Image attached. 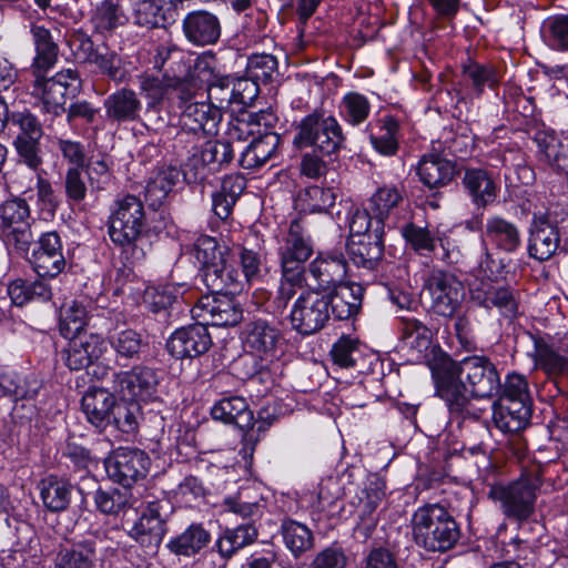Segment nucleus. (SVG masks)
<instances>
[{
    "mask_svg": "<svg viewBox=\"0 0 568 568\" xmlns=\"http://www.w3.org/2000/svg\"><path fill=\"white\" fill-rule=\"evenodd\" d=\"M146 232V215L142 201L124 195L114 201L108 219V235L123 253H130L131 263L144 257L140 242Z\"/></svg>",
    "mask_w": 568,
    "mask_h": 568,
    "instance_id": "1",
    "label": "nucleus"
},
{
    "mask_svg": "<svg viewBox=\"0 0 568 568\" xmlns=\"http://www.w3.org/2000/svg\"><path fill=\"white\" fill-rule=\"evenodd\" d=\"M410 523L415 544L427 551L445 552L452 549L460 538L459 525L439 504L418 507Z\"/></svg>",
    "mask_w": 568,
    "mask_h": 568,
    "instance_id": "2",
    "label": "nucleus"
},
{
    "mask_svg": "<svg viewBox=\"0 0 568 568\" xmlns=\"http://www.w3.org/2000/svg\"><path fill=\"white\" fill-rule=\"evenodd\" d=\"M344 141L345 136L336 118L315 110L297 124L293 145L298 150L311 148L314 153L332 155L342 148Z\"/></svg>",
    "mask_w": 568,
    "mask_h": 568,
    "instance_id": "3",
    "label": "nucleus"
},
{
    "mask_svg": "<svg viewBox=\"0 0 568 568\" xmlns=\"http://www.w3.org/2000/svg\"><path fill=\"white\" fill-rule=\"evenodd\" d=\"M540 485L539 476L525 474L508 484L493 485L488 497L498 504L506 518L523 523L535 513L537 490Z\"/></svg>",
    "mask_w": 568,
    "mask_h": 568,
    "instance_id": "4",
    "label": "nucleus"
},
{
    "mask_svg": "<svg viewBox=\"0 0 568 568\" xmlns=\"http://www.w3.org/2000/svg\"><path fill=\"white\" fill-rule=\"evenodd\" d=\"M455 367V361L447 358L433 369L436 395L444 400L453 417L478 419L480 409L473 404L470 389H467Z\"/></svg>",
    "mask_w": 568,
    "mask_h": 568,
    "instance_id": "5",
    "label": "nucleus"
},
{
    "mask_svg": "<svg viewBox=\"0 0 568 568\" xmlns=\"http://www.w3.org/2000/svg\"><path fill=\"white\" fill-rule=\"evenodd\" d=\"M81 87L79 73L75 70L65 69L51 78L45 75L33 78L30 93L43 113L60 116L67 111V100L75 98Z\"/></svg>",
    "mask_w": 568,
    "mask_h": 568,
    "instance_id": "6",
    "label": "nucleus"
},
{
    "mask_svg": "<svg viewBox=\"0 0 568 568\" xmlns=\"http://www.w3.org/2000/svg\"><path fill=\"white\" fill-rule=\"evenodd\" d=\"M424 292L429 297L433 313L443 317H454L464 300L463 283L443 270L429 272L424 282Z\"/></svg>",
    "mask_w": 568,
    "mask_h": 568,
    "instance_id": "7",
    "label": "nucleus"
},
{
    "mask_svg": "<svg viewBox=\"0 0 568 568\" xmlns=\"http://www.w3.org/2000/svg\"><path fill=\"white\" fill-rule=\"evenodd\" d=\"M8 123L19 131L13 145L20 161L37 172L43 163L40 148V140L43 135L41 122L30 110L24 109L11 112Z\"/></svg>",
    "mask_w": 568,
    "mask_h": 568,
    "instance_id": "8",
    "label": "nucleus"
},
{
    "mask_svg": "<svg viewBox=\"0 0 568 568\" xmlns=\"http://www.w3.org/2000/svg\"><path fill=\"white\" fill-rule=\"evenodd\" d=\"M207 101L223 114L232 104L250 105L258 95V85L246 78L215 75L207 85Z\"/></svg>",
    "mask_w": 568,
    "mask_h": 568,
    "instance_id": "9",
    "label": "nucleus"
},
{
    "mask_svg": "<svg viewBox=\"0 0 568 568\" xmlns=\"http://www.w3.org/2000/svg\"><path fill=\"white\" fill-rule=\"evenodd\" d=\"M327 303L321 292H303L291 310L290 322L293 329L302 335H312L324 328L331 318Z\"/></svg>",
    "mask_w": 568,
    "mask_h": 568,
    "instance_id": "10",
    "label": "nucleus"
},
{
    "mask_svg": "<svg viewBox=\"0 0 568 568\" xmlns=\"http://www.w3.org/2000/svg\"><path fill=\"white\" fill-rule=\"evenodd\" d=\"M458 375L468 385L473 397H491L500 390L499 374L494 363L485 356H469L455 362Z\"/></svg>",
    "mask_w": 568,
    "mask_h": 568,
    "instance_id": "11",
    "label": "nucleus"
},
{
    "mask_svg": "<svg viewBox=\"0 0 568 568\" xmlns=\"http://www.w3.org/2000/svg\"><path fill=\"white\" fill-rule=\"evenodd\" d=\"M235 148L229 141H207L200 152L195 153L185 164L183 176L186 182H202L210 172L221 170L231 163Z\"/></svg>",
    "mask_w": 568,
    "mask_h": 568,
    "instance_id": "12",
    "label": "nucleus"
},
{
    "mask_svg": "<svg viewBox=\"0 0 568 568\" xmlns=\"http://www.w3.org/2000/svg\"><path fill=\"white\" fill-rule=\"evenodd\" d=\"M284 336L278 326L264 318L248 322L243 331V343L251 354L271 362L283 351Z\"/></svg>",
    "mask_w": 568,
    "mask_h": 568,
    "instance_id": "13",
    "label": "nucleus"
},
{
    "mask_svg": "<svg viewBox=\"0 0 568 568\" xmlns=\"http://www.w3.org/2000/svg\"><path fill=\"white\" fill-rule=\"evenodd\" d=\"M149 467V456L138 448L120 447L105 460L109 477L125 488L144 478Z\"/></svg>",
    "mask_w": 568,
    "mask_h": 568,
    "instance_id": "14",
    "label": "nucleus"
},
{
    "mask_svg": "<svg viewBox=\"0 0 568 568\" xmlns=\"http://www.w3.org/2000/svg\"><path fill=\"white\" fill-rule=\"evenodd\" d=\"M33 271L42 278H53L65 267L63 245L55 231L42 233L27 257Z\"/></svg>",
    "mask_w": 568,
    "mask_h": 568,
    "instance_id": "15",
    "label": "nucleus"
},
{
    "mask_svg": "<svg viewBox=\"0 0 568 568\" xmlns=\"http://www.w3.org/2000/svg\"><path fill=\"white\" fill-rule=\"evenodd\" d=\"M191 312L194 318L206 326H234L243 317L240 304L227 294L202 296Z\"/></svg>",
    "mask_w": 568,
    "mask_h": 568,
    "instance_id": "16",
    "label": "nucleus"
},
{
    "mask_svg": "<svg viewBox=\"0 0 568 568\" xmlns=\"http://www.w3.org/2000/svg\"><path fill=\"white\" fill-rule=\"evenodd\" d=\"M469 292L474 303L486 310L497 308L499 314L509 322L518 315L516 293L509 286L475 280L470 284Z\"/></svg>",
    "mask_w": 568,
    "mask_h": 568,
    "instance_id": "17",
    "label": "nucleus"
},
{
    "mask_svg": "<svg viewBox=\"0 0 568 568\" xmlns=\"http://www.w3.org/2000/svg\"><path fill=\"white\" fill-rule=\"evenodd\" d=\"M61 359L70 371H81L94 364L106 351L104 338L95 333L70 336Z\"/></svg>",
    "mask_w": 568,
    "mask_h": 568,
    "instance_id": "18",
    "label": "nucleus"
},
{
    "mask_svg": "<svg viewBox=\"0 0 568 568\" xmlns=\"http://www.w3.org/2000/svg\"><path fill=\"white\" fill-rule=\"evenodd\" d=\"M211 346V335L202 321L175 329L166 343L168 351L178 359L199 357L205 354Z\"/></svg>",
    "mask_w": 568,
    "mask_h": 568,
    "instance_id": "19",
    "label": "nucleus"
},
{
    "mask_svg": "<svg viewBox=\"0 0 568 568\" xmlns=\"http://www.w3.org/2000/svg\"><path fill=\"white\" fill-rule=\"evenodd\" d=\"M158 384L155 371L139 365L130 371L114 373L112 388L124 399L144 400L155 393Z\"/></svg>",
    "mask_w": 568,
    "mask_h": 568,
    "instance_id": "20",
    "label": "nucleus"
},
{
    "mask_svg": "<svg viewBox=\"0 0 568 568\" xmlns=\"http://www.w3.org/2000/svg\"><path fill=\"white\" fill-rule=\"evenodd\" d=\"M307 273L315 283L314 291L323 294L346 284L347 262L342 253H321L308 264Z\"/></svg>",
    "mask_w": 568,
    "mask_h": 568,
    "instance_id": "21",
    "label": "nucleus"
},
{
    "mask_svg": "<svg viewBox=\"0 0 568 568\" xmlns=\"http://www.w3.org/2000/svg\"><path fill=\"white\" fill-rule=\"evenodd\" d=\"M158 508L143 511L131 528L130 536L141 546L158 548L166 534V520L173 511L171 501L158 505Z\"/></svg>",
    "mask_w": 568,
    "mask_h": 568,
    "instance_id": "22",
    "label": "nucleus"
},
{
    "mask_svg": "<svg viewBox=\"0 0 568 568\" xmlns=\"http://www.w3.org/2000/svg\"><path fill=\"white\" fill-rule=\"evenodd\" d=\"M484 246L491 245L499 252L516 253L521 246V233L516 223L501 215L493 214L486 219L480 235Z\"/></svg>",
    "mask_w": 568,
    "mask_h": 568,
    "instance_id": "23",
    "label": "nucleus"
},
{
    "mask_svg": "<svg viewBox=\"0 0 568 568\" xmlns=\"http://www.w3.org/2000/svg\"><path fill=\"white\" fill-rule=\"evenodd\" d=\"M385 497V484L379 478L368 480L357 495L356 515L358 521L356 530L369 538L376 528L378 517L376 509Z\"/></svg>",
    "mask_w": 568,
    "mask_h": 568,
    "instance_id": "24",
    "label": "nucleus"
},
{
    "mask_svg": "<svg viewBox=\"0 0 568 568\" xmlns=\"http://www.w3.org/2000/svg\"><path fill=\"white\" fill-rule=\"evenodd\" d=\"M462 185L477 209H486L497 201L499 186L491 172L481 168H466Z\"/></svg>",
    "mask_w": 568,
    "mask_h": 568,
    "instance_id": "25",
    "label": "nucleus"
},
{
    "mask_svg": "<svg viewBox=\"0 0 568 568\" xmlns=\"http://www.w3.org/2000/svg\"><path fill=\"white\" fill-rule=\"evenodd\" d=\"M171 78L168 74L162 77L143 73L138 77L139 89L144 98L148 100L145 116L146 120L154 126L161 129L165 125V121L159 115L160 105L164 100H169Z\"/></svg>",
    "mask_w": 568,
    "mask_h": 568,
    "instance_id": "26",
    "label": "nucleus"
},
{
    "mask_svg": "<svg viewBox=\"0 0 568 568\" xmlns=\"http://www.w3.org/2000/svg\"><path fill=\"white\" fill-rule=\"evenodd\" d=\"M186 291L184 283L151 285L144 291L143 302L150 312L171 317L175 311H180Z\"/></svg>",
    "mask_w": 568,
    "mask_h": 568,
    "instance_id": "27",
    "label": "nucleus"
},
{
    "mask_svg": "<svg viewBox=\"0 0 568 568\" xmlns=\"http://www.w3.org/2000/svg\"><path fill=\"white\" fill-rule=\"evenodd\" d=\"M182 28L186 39L196 45L213 44L221 36L219 18L206 10L189 12L183 19Z\"/></svg>",
    "mask_w": 568,
    "mask_h": 568,
    "instance_id": "28",
    "label": "nucleus"
},
{
    "mask_svg": "<svg viewBox=\"0 0 568 568\" xmlns=\"http://www.w3.org/2000/svg\"><path fill=\"white\" fill-rule=\"evenodd\" d=\"M221 120L222 114L209 101L196 100L181 112L183 128L194 134H215Z\"/></svg>",
    "mask_w": 568,
    "mask_h": 568,
    "instance_id": "29",
    "label": "nucleus"
},
{
    "mask_svg": "<svg viewBox=\"0 0 568 568\" xmlns=\"http://www.w3.org/2000/svg\"><path fill=\"white\" fill-rule=\"evenodd\" d=\"M531 414L532 406L523 402L497 400L493 406V422L505 434H516L525 429Z\"/></svg>",
    "mask_w": 568,
    "mask_h": 568,
    "instance_id": "30",
    "label": "nucleus"
},
{
    "mask_svg": "<svg viewBox=\"0 0 568 568\" xmlns=\"http://www.w3.org/2000/svg\"><path fill=\"white\" fill-rule=\"evenodd\" d=\"M383 236L384 229L374 226V235L351 239L347 243V250L354 264L367 270H374L383 257Z\"/></svg>",
    "mask_w": 568,
    "mask_h": 568,
    "instance_id": "31",
    "label": "nucleus"
},
{
    "mask_svg": "<svg viewBox=\"0 0 568 568\" xmlns=\"http://www.w3.org/2000/svg\"><path fill=\"white\" fill-rule=\"evenodd\" d=\"M364 288L359 284H345L323 293L327 308L335 318L347 320L356 315L362 306Z\"/></svg>",
    "mask_w": 568,
    "mask_h": 568,
    "instance_id": "32",
    "label": "nucleus"
},
{
    "mask_svg": "<svg viewBox=\"0 0 568 568\" xmlns=\"http://www.w3.org/2000/svg\"><path fill=\"white\" fill-rule=\"evenodd\" d=\"M104 109L112 122H133L140 119L142 103L133 90L122 88L105 98Z\"/></svg>",
    "mask_w": 568,
    "mask_h": 568,
    "instance_id": "33",
    "label": "nucleus"
},
{
    "mask_svg": "<svg viewBox=\"0 0 568 568\" xmlns=\"http://www.w3.org/2000/svg\"><path fill=\"white\" fill-rule=\"evenodd\" d=\"M36 47V57L30 65V73L33 78L45 75L58 61V45L52 40L51 32L41 26H33L31 29Z\"/></svg>",
    "mask_w": 568,
    "mask_h": 568,
    "instance_id": "34",
    "label": "nucleus"
},
{
    "mask_svg": "<svg viewBox=\"0 0 568 568\" xmlns=\"http://www.w3.org/2000/svg\"><path fill=\"white\" fill-rule=\"evenodd\" d=\"M237 255L246 282L258 281L265 263L264 240L257 234L250 233L244 242L237 245Z\"/></svg>",
    "mask_w": 568,
    "mask_h": 568,
    "instance_id": "35",
    "label": "nucleus"
},
{
    "mask_svg": "<svg viewBox=\"0 0 568 568\" xmlns=\"http://www.w3.org/2000/svg\"><path fill=\"white\" fill-rule=\"evenodd\" d=\"M97 547L91 539L62 546L55 554L51 568H95Z\"/></svg>",
    "mask_w": 568,
    "mask_h": 568,
    "instance_id": "36",
    "label": "nucleus"
},
{
    "mask_svg": "<svg viewBox=\"0 0 568 568\" xmlns=\"http://www.w3.org/2000/svg\"><path fill=\"white\" fill-rule=\"evenodd\" d=\"M82 410L88 420L95 427L111 424V416L116 405L115 397L104 388H93L82 397Z\"/></svg>",
    "mask_w": 568,
    "mask_h": 568,
    "instance_id": "37",
    "label": "nucleus"
},
{
    "mask_svg": "<svg viewBox=\"0 0 568 568\" xmlns=\"http://www.w3.org/2000/svg\"><path fill=\"white\" fill-rule=\"evenodd\" d=\"M456 173L455 164L439 154L424 155L417 166L420 182L429 189L447 185Z\"/></svg>",
    "mask_w": 568,
    "mask_h": 568,
    "instance_id": "38",
    "label": "nucleus"
},
{
    "mask_svg": "<svg viewBox=\"0 0 568 568\" xmlns=\"http://www.w3.org/2000/svg\"><path fill=\"white\" fill-rule=\"evenodd\" d=\"M211 416L224 424H232L241 429L250 427L253 413L242 396H226L217 400L211 408Z\"/></svg>",
    "mask_w": 568,
    "mask_h": 568,
    "instance_id": "39",
    "label": "nucleus"
},
{
    "mask_svg": "<svg viewBox=\"0 0 568 568\" xmlns=\"http://www.w3.org/2000/svg\"><path fill=\"white\" fill-rule=\"evenodd\" d=\"M539 153L544 161L557 172L568 175V142L551 130L538 131L535 135Z\"/></svg>",
    "mask_w": 568,
    "mask_h": 568,
    "instance_id": "40",
    "label": "nucleus"
},
{
    "mask_svg": "<svg viewBox=\"0 0 568 568\" xmlns=\"http://www.w3.org/2000/svg\"><path fill=\"white\" fill-rule=\"evenodd\" d=\"M399 342L403 349H407L417 355L426 353L433 343V331L422 321L412 317H400Z\"/></svg>",
    "mask_w": 568,
    "mask_h": 568,
    "instance_id": "41",
    "label": "nucleus"
},
{
    "mask_svg": "<svg viewBox=\"0 0 568 568\" xmlns=\"http://www.w3.org/2000/svg\"><path fill=\"white\" fill-rule=\"evenodd\" d=\"M280 135L274 132L261 133L253 138L250 144L241 152L239 160L243 169L254 170L264 165L276 152Z\"/></svg>",
    "mask_w": 568,
    "mask_h": 568,
    "instance_id": "42",
    "label": "nucleus"
},
{
    "mask_svg": "<svg viewBox=\"0 0 568 568\" xmlns=\"http://www.w3.org/2000/svg\"><path fill=\"white\" fill-rule=\"evenodd\" d=\"M246 187L244 176L231 174L223 179L220 190L212 193V211L221 220H226Z\"/></svg>",
    "mask_w": 568,
    "mask_h": 568,
    "instance_id": "43",
    "label": "nucleus"
},
{
    "mask_svg": "<svg viewBox=\"0 0 568 568\" xmlns=\"http://www.w3.org/2000/svg\"><path fill=\"white\" fill-rule=\"evenodd\" d=\"M203 281L212 295L227 294L233 296L243 288L240 274L225 260L215 266H210L203 273Z\"/></svg>",
    "mask_w": 568,
    "mask_h": 568,
    "instance_id": "44",
    "label": "nucleus"
},
{
    "mask_svg": "<svg viewBox=\"0 0 568 568\" xmlns=\"http://www.w3.org/2000/svg\"><path fill=\"white\" fill-rule=\"evenodd\" d=\"M534 363L535 368L544 372L550 379L568 375V357L542 338L534 339Z\"/></svg>",
    "mask_w": 568,
    "mask_h": 568,
    "instance_id": "45",
    "label": "nucleus"
},
{
    "mask_svg": "<svg viewBox=\"0 0 568 568\" xmlns=\"http://www.w3.org/2000/svg\"><path fill=\"white\" fill-rule=\"evenodd\" d=\"M559 233L556 226L539 223L534 226L529 237V256L544 262L549 260L559 247Z\"/></svg>",
    "mask_w": 568,
    "mask_h": 568,
    "instance_id": "46",
    "label": "nucleus"
},
{
    "mask_svg": "<svg viewBox=\"0 0 568 568\" xmlns=\"http://www.w3.org/2000/svg\"><path fill=\"white\" fill-rule=\"evenodd\" d=\"M278 256L308 260L313 254V244L301 220L291 222L286 235L280 241Z\"/></svg>",
    "mask_w": 568,
    "mask_h": 568,
    "instance_id": "47",
    "label": "nucleus"
},
{
    "mask_svg": "<svg viewBox=\"0 0 568 568\" xmlns=\"http://www.w3.org/2000/svg\"><path fill=\"white\" fill-rule=\"evenodd\" d=\"M211 541L210 532L202 524H191L184 531L172 538L168 548L178 556L192 557L199 554Z\"/></svg>",
    "mask_w": 568,
    "mask_h": 568,
    "instance_id": "48",
    "label": "nucleus"
},
{
    "mask_svg": "<svg viewBox=\"0 0 568 568\" xmlns=\"http://www.w3.org/2000/svg\"><path fill=\"white\" fill-rule=\"evenodd\" d=\"M181 171L173 165L161 166L153 172L145 186L151 206H160L180 181Z\"/></svg>",
    "mask_w": 568,
    "mask_h": 568,
    "instance_id": "49",
    "label": "nucleus"
},
{
    "mask_svg": "<svg viewBox=\"0 0 568 568\" xmlns=\"http://www.w3.org/2000/svg\"><path fill=\"white\" fill-rule=\"evenodd\" d=\"M40 497L44 507L59 513L65 510L71 501L72 486L57 476H48L40 480Z\"/></svg>",
    "mask_w": 568,
    "mask_h": 568,
    "instance_id": "50",
    "label": "nucleus"
},
{
    "mask_svg": "<svg viewBox=\"0 0 568 568\" xmlns=\"http://www.w3.org/2000/svg\"><path fill=\"white\" fill-rule=\"evenodd\" d=\"M402 185H383L368 201L369 211L375 220V226L384 229L385 219L396 209L404 199Z\"/></svg>",
    "mask_w": 568,
    "mask_h": 568,
    "instance_id": "51",
    "label": "nucleus"
},
{
    "mask_svg": "<svg viewBox=\"0 0 568 568\" xmlns=\"http://www.w3.org/2000/svg\"><path fill=\"white\" fill-rule=\"evenodd\" d=\"M134 22L149 29L163 27L172 9L171 0H131Z\"/></svg>",
    "mask_w": 568,
    "mask_h": 568,
    "instance_id": "52",
    "label": "nucleus"
},
{
    "mask_svg": "<svg viewBox=\"0 0 568 568\" xmlns=\"http://www.w3.org/2000/svg\"><path fill=\"white\" fill-rule=\"evenodd\" d=\"M128 16L121 3V0H101L91 13V23L95 31L100 33L110 32L118 27L124 26Z\"/></svg>",
    "mask_w": 568,
    "mask_h": 568,
    "instance_id": "53",
    "label": "nucleus"
},
{
    "mask_svg": "<svg viewBox=\"0 0 568 568\" xmlns=\"http://www.w3.org/2000/svg\"><path fill=\"white\" fill-rule=\"evenodd\" d=\"M281 534L286 548L295 558L314 547V535L304 524L286 518L282 521Z\"/></svg>",
    "mask_w": 568,
    "mask_h": 568,
    "instance_id": "54",
    "label": "nucleus"
},
{
    "mask_svg": "<svg viewBox=\"0 0 568 568\" xmlns=\"http://www.w3.org/2000/svg\"><path fill=\"white\" fill-rule=\"evenodd\" d=\"M85 44L90 50L88 61L94 64L101 74L116 82L123 81L125 70L122 65V59L116 52L111 51L106 47L93 49V43L90 40H87Z\"/></svg>",
    "mask_w": 568,
    "mask_h": 568,
    "instance_id": "55",
    "label": "nucleus"
},
{
    "mask_svg": "<svg viewBox=\"0 0 568 568\" xmlns=\"http://www.w3.org/2000/svg\"><path fill=\"white\" fill-rule=\"evenodd\" d=\"M41 388V383L34 376H22L16 372L0 375V389L4 395L18 399H32Z\"/></svg>",
    "mask_w": 568,
    "mask_h": 568,
    "instance_id": "56",
    "label": "nucleus"
},
{
    "mask_svg": "<svg viewBox=\"0 0 568 568\" xmlns=\"http://www.w3.org/2000/svg\"><path fill=\"white\" fill-rule=\"evenodd\" d=\"M93 500L98 511L110 516H116L132 507L131 495L125 487L122 489L99 487L93 494Z\"/></svg>",
    "mask_w": 568,
    "mask_h": 568,
    "instance_id": "57",
    "label": "nucleus"
},
{
    "mask_svg": "<svg viewBox=\"0 0 568 568\" xmlns=\"http://www.w3.org/2000/svg\"><path fill=\"white\" fill-rule=\"evenodd\" d=\"M463 80L471 87L477 98L484 93L486 87L494 90L499 83L497 72L493 67L477 62L463 65Z\"/></svg>",
    "mask_w": 568,
    "mask_h": 568,
    "instance_id": "58",
    "label": "nucleus"
},
{
    "mask_svg": "<svg viewBox=\"0 0 568 568\" xmlns=\"http://www.w3.org/2000/svg\"><path fill=\"white\" fill-rule=\"evenodd\" d=\"M110 345L118 357L125 359H139L148 348V342L134 329H123L113 334L110 337Z\"/></svg>",
    "mask_w": 568,
    "mask_h": 568,
    "instance_id": "59",
    "label": "nucleus"
},
{
    "mask_svg": "<svg viewBox=\"0 0 568 568\" xmlns=\"http://www.w3.org/2000/svg\"><path fill=\"white\" fill-rule=\"evenodd\" d=\"M542 41L557 51H568V16L558 14L547 18L540 28Z\"/></svg>",
    "mask_w": 568,
    "mask_h": 568,
    "instance_id": "60",
    "label": "nucleus"
},
{
    "mask_svg": "<svg viewBox=\"0 0 568 568\" xmlns=\"http://www.w3.org/2000/svg\"><path fill=\"white\" fill-rule=\"evenodd\" d=\"M379 122V133L371 134V143L379 154L392 156L398 150L399 123L392 115L383 116Z\"/></svg>",
    "mask_w": 568,
    "mask_h": 568,
    "instance_id": "61",
    "label": "nucleus"
},
{
    "mask_svg": "<svg viewBox=\"0 0 568 568\" xmlns=\"http://www.w3.org/2000/svg\"><path fill=\"white\" fill-rule=\"evenodd\" d=\"M339 115L351 125L357 126L366 121L371 112L368 99L358 92L346 93L338 104Z\"/></svg>",
    "mask_w": 568,
    "mask_h": 568,
    "instance_id": "62",
    "label": "nucleus"
},
{
    "mask_svg": "<svg viewBox=\"0 0 568 568\" xmlns=\"http://www.w3.org/2000/svg\"><path fill=\"white\" fill-rule=\"evenodd\" d=\"M88 312L79 302L64 304L60 314V331L64 337L84 334V327L88 325Z\"/></svg>",
    "mask_w": 568,
    "mask_h": 568,
    "instance_id": "63",
    "label": "nucleus"
},
{
    "mask_svg": "<svg viewBox=\"0 0 568 568\" xmlns=\"http://www.w3.org/2000/svg\"><path fill=\"white\" fill-rule=\"evenodd\" d=\"M199 95L202 97L200 85L194 75L171 79L169 100L181 111H183L186 105L196 101Z\"/></svg>",
    "mask_w": 568,
    "mask_h": 568,
    "instance_id": "64",
    "label": "nucleus"
}]
</instances>
